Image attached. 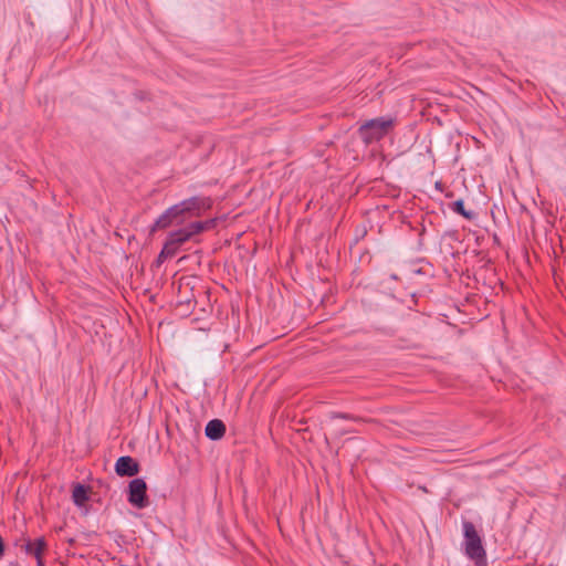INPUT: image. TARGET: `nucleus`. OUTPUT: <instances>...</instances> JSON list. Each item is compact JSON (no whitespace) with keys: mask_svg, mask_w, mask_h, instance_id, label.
<instances>
[{"mask_svg":"<svg viewBox=\"0 0 566 566\" xmlns=\"http://www.w3.org/2000/svg\"><path fill=\"white\" fill-rule=\"evenodd\" d=\"M464 548L465 554L475 560L478 566L485 565V549L483 548L481 537L479 536L475 526L471 522H463Z\"/></svg>","mask_w":566,"mask_h":566,"instance_id":"1","label":"nucleus"},{"mask_svg":"<svg viewBox=\"0 0 566 566\" xmlns=\"http://www.w3.org/2000/svg\"><path fill=\"white\" fill-rule=\"evenodd\" d=\"M392 119L386 117L367 120L359 128V134L366 144H371L384 138L392 127Z\"/></svg>","mask_w":566,"mask_h":566,"instance_id":"2","label":"nucleus"},{"mask_svg":"<svg viewBox=\"0 0 566 566\" xmlns=\"http://www.w3.org/2000/svg\"><path fill=\"white\" fill-rule=\"evenodd\" d=\"M213 220L205 221V222H191L187 227L182 229H178L171 231L168 234L167 241H169L174 245H181L182 243L190 240L193 235L199 234L200 232L212 227Z\"/></svg>","mask_w":566,"mask_h":566,"instance_id":"3","label":"nucleus"},{"mask_svg":"<svg viewBox=\"0 0 566 566\" xmlns=\"http://www.w3.org/2000/svg\"><path fill=\"white\" fill-rule=\"evenodd\" d=\"M147 485L146 482L136 478L128 484V502L136 509H144L147 506L146 499Z\"/></svg>","mask_w":566,"mask_h":566,"instance_id":"4","label":"nucleus"},{"mask_svg":"<svg viewBox=\"0 0 566 566\" xmlns=\"http://www.w3.org/2000/svg\"><path fill=\"white\" fill-rule=\"evenodd\" d=\"M186 213L181 202H178L170 208H168L164 213L159 216V218L155 222L156 228H167L171 226L174 222H181V217Z\"/></svg>","mask_w":566,"mask_h":566,"instance_id":"5","label":"nucleus"},{"mask_svg":"<svg viewBox=\"0 0 566 566\" xmlns=\"http://www.w3.org/2000/svg\"><path fill=\"white\" fill-rule=\"evenodd\" d=\"M180 202L184 207V210H186V213L191 216H199L201 211L210 209L212 205V200L209 197L199 196L190 197Z\"/></svg>","mask_w":566,"mask_h":566,"instance_id":"6","label":"nucleus"},{"mask_svg":"<svg viewBox=\"0 0 566 566\" xmlns=\"http://www.w3.org/2000/svg\"><path fill=\"white\" fill-rule=\"evenodd\" d=\"M115 471L120 476H134L138 473V464L128 455L120 457L116 461Z\"/></svg>","mask_w":566,"mask_h":566,"instance_id":"7","label":"nucleus"},{"mask_svg":"<svg viewBox=\"0 0 566 566\" xmlns=\"http://www.w3.org/2000/svg\"><path fill=\"white\" fill-rule=\"evenodd\" d=\"M226 432V426L224 423L219 419L210 420L206 428L205 433L207 438L211 440H219L224 436Z\"/></svg>","mask_w":566,"mask_h":566,"instance_id":"8","label":"nucleus"},{"mask_svg":"<svg viewBox=\"0 0 566 566\" xmlns=\"http://www.w3.org/2000/svg\"><path fill=\"white\" fill-rule=\"evenodd\" d=\"M45 548L44 538H36L33 542H30L25 546V551L29 555L34 556L35 558L42 557V553Z\"/></svg>","mask_w":566,"mask_h":566,"instance_id":"9","label":"nucleus"},{"mask_svg":"<svg viewBox=\"0 0 566 566\" xmlns=\"http://www.w3.org/2000/svg\"><path fill=\"white\" fill-rule=\"evenodd\" d=\"M72 496H73L74 503L77 505H81L88 499L85 488L81 484H77L74 488Z\"/></svg>","mask_w":566,"mask_h":566,"instance_id":"10","label":"nucleus"},{"mask_svg":"<svg viewBox=\"0 0 566 566\" xmlns=\"http://www.w3.org/2000/svg\"><path fill=\"white\" fill-rule=\"evenodd\" d=\"M453 211L461 214L462 217H464L465 219L468 220H471L474 218V212L473 211H469L464 208V202L462 199H459L457 201L453 202Z\"/></svg>","mask_w":566,"mask_h":566,"instance_id":"11","label":"nucleus"},{"mask_svg":"<svg viewBox=\"0 0 566 566\" xmlns=\"http://www.w3.org/2000/svg\"><path fill=\"white\" fill-rule=\"evenodd\" d=\"M178 248V245H174L169 241H166L159 254V259L174 256L177 253Z\"/></svg>","mask_w":566,"mask_h":566,"instance_id":"12","label":"nucleus"},{"mask_svg":"<svg viewBox=\"0 0 566 566\" xmlns=\"http://www.w3.org/2000/svg\"><path fill=\"white\" fill-rule=\"evenodd\" d=\"M36 559V565L38 566H45L43 560H42V557H39V558H35Z\"/></svg>","mask_w":566,"mask_h":566,"instance_id":"13","label":"nucleus"}]
</instances>
